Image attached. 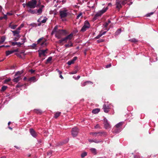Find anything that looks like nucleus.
Returning <instances> with one entry per match:
<instances>
[{
	"instance_id": "1",
	"label": "nucleus",
	"mask_w": 158,
	"mask_h": 158,
	"mask_svg": "<svg viewBox=\"0 0 158 158\" xmlns=\"http://www.w3.org/2000/svg\"><path fill=\"white\" fill-rule=\"evenodd\" d=\"M59 14L60 18L62 19V20L65 21L66 19L65 18L69 14L68 10L66 8H62L60 10Z\"/></svg>"
},
{
	"instance_id": "2",
	"label": "nucleus",
	"mask_w": 158,
	"mask_h": 158,
	"mask_svg": "<svg viewBox=\"0 0 158 158\" xmlns=\"http://www.w3.org/2000/svg\"><path fill=\"white\" fill-rule=\"evenodd\" d=\"M37 3L36 0H31L27 3L26 5L30 8H34L36 7Z\"/></svg>"
},
{
	"instance_id": "3",
	"label": "nucleus",
	"mask_w": 158,
	"mask_h": 158,
	"mask_svg": "<svg viewBox=\"0 0 158 158\" xmlns=\"http://www.w3.org/2000/svg\"><path fill=\"white\" fill-rule=\"evenodd\" d=\"M108 9L107 6L105 8H104L102 10L98 11L95 15L94 18L96 19L97 17L101 16L103 13L106 11Z\"/></svg>"
},
{
	"instance_id": "4",
	"label": "nucleus",
	"mask_w": 158,
	"mask_h": 158,
	"mask_svg": "<svg viewBox=\"0 0 158 158\" xmlns=\"http://www.w3.org/2000/svg\"><path fill=\"white\" fill-rule=\"evenodd\" d=\"M90 27V25L88 21L86 20L85 22L84 25L81 28V31L84 32L89 28Z\"/></svg>"
},
{
	"instance_id": "5",
	"label": "nucleus",
	"mask_w": 158,
	"mask_h": 158,
	"mask_svg": "<svg viewBox=\"0 0 158 158\" xmlns=\"http://www.w3.org/2000/svg\"><path fill=\"white\" fill-rule=\"evenodd\" d=\"M90 134L92 135L94 137H96L97 136H101L102 135H106V133L104 131L99 132H91Z\"/></svg>"
},
{
	"instance_id": "6",
	"label": "nucleus",
	"mask_w": 158,
	"mask_h": 158,
	"mask_svg": "<svg viewBox=\"0 0 158 158\" xmlns=\"http://www.w3.org/2000/svg\"><path fill=\"white\" fill-rule=\"evenodd\" d=\"M79 131V130L77 127H74L73 128L71 131V134L74 137L77 136Z\"/></svg>"
},
{
	"instance_id": "7",
	"label": "nucleus",
	"mask_w": 158,
	"mask_h": 158,
	"mask_svg": "<svg viewBox=\"0 0 158 158\" xmlns=\"http://www.w3.org/2000/svg\"><path fill=\"white\" fill-rule=\"evenodd\" d=\"M22 43H21L20 42H12L11 44L12 46H15V45H17L18 47H20L22 44H23L25 42V40H26L25 39H22Z\"/></svg>"
},
{
	"instance_id": "8",
	"label": "nucleus",
	"mask_w": 158,
	"mask_h": 158,
	"mask_svg": "<svg viewBox=\"0 0 158 158\" xmlns=\"http://www.w3.org/2000/svg\"><path fill=\"white\" fill-rule=\"evenodd\" d=\"M104 124L105 128L106 129H109L110 128V126L106 118L104 119Z\"/></svg>"
},
{
	"instance_id": "9",
	"label": "nucleus",
	"mask_w": 158,
	"mask_h": 158,
	"mask_svg": "<svg viewBox=\"0 0 158 158\" xmlns=\"http://www.w3.org/2000/svg\"><path fill=\"white\" fill-rule=\"evenodd\" d=\"M11 31L12 32L14 36L20 37L21 36L20 35V31L16 30L13 31L12 30Z\"/></svg>"
},
{
	"instance_id": "10",
	"label": "nucleus",
	"mask_w": 158,
	"mask_h": 158,
	"mask_svg": "<svg viewBox=\"0 0 158 158\" xmlns=\"http://www.w3.org/2000/svg\"><path fill=\"white\" fill-rule=\"evenodd\" d=\"M43 38L42 37L39 39L37 41L38 44L40 42H42L41 45L42 47H44L46 45V43L45 42L46 40L45 39H44V40H43Z\"/></svg>"
},
{
	"instance_id": "11",
	"label": "nucleus",
	"mask_w": 158,
	"mask_h": 158,
	"mask_svg": "<svg viewBox=\"0 0 158 158\" xmlns=\"http://www.w3.org/2000/svg\"><path fill=\"white\" fill-rule=\"evenodd\" d=\"M116 8L120 9L122 7L121 0H116Z\"/></svg>"
},
{
	"instance_id": "12",
	"label": "nucleus",
	"mask_w": 158,
	"mask_h": 158,
	"mask_svg": "<svg viewBox=\"0 0 158 158\" xmlns=\"http://www.w3.org/2000/svg\"><path fill=\"white\" fill-rule=\"evenodd\" d=\"M48 49H46L45 50H38L39 53V56H45V53H47V51Z\"/></svg>"
},
{
	"instance_id": "13",
	"label": "nucleus",
	"mask_w": 158,
	"mask_h": 158,
	"mask_svg": "<svg viewBox=\"0 0 158 158\" xmlns=\"http://www.w3.org/2000/svg\"><path fill=\"white\" fill-rule=\"evenodd\" d=\"M103 109L105 112L108 113L109 111L110 108L108 105L104 104L103 105Z\"/></svg>"
},
{
	"instance_id": "14",
	"label": "nucleus",
	"mask_w": 158,
	"mask_h": 158,
	"mask_svg": "<svg viewBox=\"0 0 158 158\" xmlns=\"http://www.w3.org/2000/svg\"><path fill=\"white\" fill-rule=\"evenodd\" d=\"M43 18V16L40 17L38 20V22L40 23H45L47 20V18L46 17H45L44 18V19H42Z\"/></svg>"
},
{
	"instance_id": "15",
	"label": "nucleus",
	"mask_w": 158,
	"mask_h": 158,
	"mask_svg": "<svg viewBox=\"0 0 158 158\" xmlns=\"http://www.w3.org/2000/svg\"><path fill=\"white\" fill-rule=\"evenodd\" d=\"M21 79V77H19V76H17V75L15 74L14 76V79L13 80V81L14 82L17 83Z\"/></svg>"
},
{
	"instance_id": "16",
	"label": "nucleus",
	"mask_w": 158,
	"mask_h": 158,
	"mask_svg": "<svg viewBox=\"0 0 158 158\" xmlns=\"http://www.w3.org/2000/svg\"><path fill=\"white\" fill-rule=\"evenodd\" d=\"M44 7V6L42 5L39 9L36 10V14H37L38 15H40L42 12L43 9Z\"/></svg>"
},
{
	"instance_id": "17",
	"label": "nucleus",
	"mask_w": 158,
	"mask_h": 158,
	"mask_svg": "<svg viewBox=\"0 0 158 158\" xmlns=\"http://www.w3.org/2000/svg\"><path fill=\"white\" fill-rule=\"evenodd\" d=\"M30 132L31 135L34 137H35L37 136V134L35 130L32 128L30 129Z\"/></svg>"
},
{
	"instance_id": "18",
	"label": "nucleus",
	"mask_w": 158,
	"mask_h": 158,
	"mask_svg": "<svg viewBox=\"0 0 158 158\" xmlns=\"http://www.w3.org/2000/svg\"><path fill=\"white\" fill-rule=\"evenodd\" d=\"M62 35H63V34L60 33L59 30L56 31L55 34L56 37L58 39L61 38Z\"/></svg>"
},
{
	"instance_id": "19",
	"label": "nucleus",
	"mask_w": 158,
	"mask_h": 158,
	"mask_svg": "<svg viewBox=\"0 0 158 158\" xmlns=\"http://www.w3.org/2000/svg\"><path fill=\"white\" fill-rule=\"evenodd\" d=\"M12 23L13 22H12L10 23L9 24L8 26L11 29L13 30H15L16 29L18 25H14L12 24Z\"/></svg>"
},
{
	"instance_id": "20",
	"label": "nucleus",
	"mask_w": 158,
	"mask_h": 158,
	"mask_svg": "<svg viewBox=\"0 0 158 158\" xmlns=\"http://www.w3.org/2000/svg\"><path fill=\"white\" fill-rule=\"evenodd\" d=\"M106 31H105L102 32L101 31L99 34L96 37H95V38L96 39H98L99 38H100L101 36H102L103 35H104L106 33Z\"/></svg>"
},
{
	"instance_id": "21",
	"label": "nucleus",
	"mask_w": 158,
	"mask_h": 158,
	"mask_svg": "<svg viewBox=\"0 0 158 158\" xmlns=\"http://www.w3.org/2000/svg\"><path fill=\"white\" fill-rule=\"evenodd\" d=\"M64 46L66 48H70L73 46V44L71 41H69L68 44H66Z\"/></svg>"
},
{
	"instance_id": "22",
	"label": "nucleus",
	"mask_w": 158,
	"mask_h": 158,
	"mask_svg": "<svg viewBox=\"0 0 158 158\" xmlns=\"http://www.w3.org/2000/svg\"><path fill=\"white\" fill-rule=\"evenodd\" d=\"M88 84H92L93 82H91L90 81H86L84 82H83V83H82L81 84V85L82 86H84Z\"/></svg>"
},
{
	"instance_id": "23",
	"label": "nucleus",
	"mask_w": 158,
	"mask_h": 158,
	"mask_svg": "<svg viewBox=\"0 0 158 158\" xmlns=\"http://www.w3.org/2000/svg\"><path fill=\"white\" fill-rule=\"evenodd\" d=\"M32 8H30L28 10V12L31 14H36V10H32Z\"/></svg>"
},
{
	"instance_id": "24",
	"label": "nucleus",
	"mask_w": 158,
	"mask_h": 158,
	"mask_svg": "<svg viewBox=\"0 0 158 158\" xmlns=\"http://www.w3.org/2000/svg\"><path fill=\"white\" fill-rule=\"evenodd\" d=\"M68 40H67V38L66 37L64 38H63L61 39L60 40H59V43H61L63 42H64L65 43H66L67 42Z\"/></svg>"
},
{
	"instance_id": "25",
	"label": "nucleus",
	"mask_w": 158,
	"mask_h": 158,
	"mask_svg": "<svg viewBox=\"0 0 158 158\" xmlns=\"http://www.w3.org/2000/svg\"><path fill=\"white\" fill-rule=\"evenodd\" d=\"M73 33H71L69 35L65 37L67 38V40H69V41L72 39L73 37Z\"/></svg>"
},
{
	"instance_id": "26",
	"label": "nucleus",
	"mask_w": 158,
	"mask_h": 158,
	"mask_svg": "<svg viewBox=\"0 0 158 158\" xmlns=\"http://www.w3.org/2000/svg\"><path fill=\"white\" fill-rule=\"evenodd\" d=\"M100 111V109L98 108L95 109L93 110L92 112L93 114H96Z\"/></svg>"
},
{
	"instance_id": "27",
	"label": "nucleus",
	"mask_w": 158,
	"mask_h": 158,
	"mask_svg": "<svg viewBox=\"0 0 158 158\" xmlns=\"http://www.w3.org/2000/svg\"><path fill=\"white\" fill-rule=\"evenodd\" d=\"M28 81L35 82L36 81V78L35 77H33L29 78Z\"/></svg>"
},
{
	"instance_id": "28",
	"label": "nucleus",
	"mask_w": 158,
	"mask_h": 158,
	"mask_svg": "<svg viewBox=\"0 0 158 158\" xmlns=\"http://www.w3.org/2000/svg\"><path fill=\"white\" fill-rule=\"evenodd\" d=\"M63 35H65L67 34V32L66 30L64 29L59 30Z\"/></svg>"
},
{
	"instance_id": "29",
	"label": "nucleus",
	"mask_w": 158,
	"mask_h": 158,
	"mask_svg": "<svg viewBox=\"0 0 158 158\" xmlns=\"http://www.w3.org/2000/svg\"><path fill=\"white\" fill-rule=\"evenodd\" d=\"M34 111L38 114H41L42 113V111L40 109H35L34 110Z\"/></svg>"
},
{
	"instance_id": "30",
	"label": "nucleus",
	"mask_w": 158,
	"mask_h": 158,
	"mask_svg": "<svg viewBox=\"0 0 158 158\" xmlns=\"http://www.w3.org/2000/svg\"><path fill=\"white\" fill-rule=\"evenodd\" d=\"M123 124V122H120L116 124L115 126V127L117 128H119Z\"/></svg>"
},
{
	"instance_id": "31",
	"label": "nucleus",
	"mask_w": 158,
	"mask_h": 158,
	"mask_svg": "<svg viewBox=\"0 0 158 158\" xmlns=\"http://www.w3.org/2000/svg\"><path fill=\"white\" fill-rule=\"evenodd\" d=\"M91 151L94 154H96L97 153V151L96 149L94 148H91L90 149Z\"/></svg>"
},
{
	"instance_id": "32",
	"label": "nucleus",
	"mask_w": 158,
	"mask_h": 158,
	"mask_svg": "<svg viewBox=\"0 0 158 158\" xmlns=\"http://www.w3.org/2000/svg\"><path fill=\"white\" fill-rule=\"evenodd\" d=\"M13 53V52L12 51V50L7 51L6 52V56H8Z\"/></svg>"
},
{
	"instance_id": "33",
	"label": "nucleus",
	"mask_w": 158,
	"mask_h": 158,
	"mask_svg": "<svg viewBox=\"0 0 158 158\" xmlns=\"http://www.w3.org/2000/svg\"><path fill=\"white\" fill-rule=\"evenodd\" d=\"M23 72L22 71H18L17 72L15 75H17V76H19V77H21V75L22 74Z\"/></svg>"
},
{
	"instance_id": "34",
	"label": "nucleus",
	"mask_w": 158,
	"mask_h": 158,
	"mask_svg": "<svg viewBox=\"0 0 158 158\" xmlns=\"http://www.w3.org/2000/svg\"><path fill=\"white\" fill-rule=\"evenodd\" d=\"M102 142V141L101 140H97L96 139L94 140V142L97 143H100Z\"/></svg>"
},
{
	"instance_id": "35",
	"label": "nucleus",
	"mask_w": 158,
	"mask_h": 158,
	"mask_svg": "<svg viewBox=\"0 0 158 158\" xmlns=\"http://www.w3.org/2000/svg\"><path fill=\"white\" fill-rule=\"evenodd\" d=\"M87 152H84L82 153L81 155V156L82 158H84L85 156L87 155Z\"/></svg>"
},
{
	"instance_id": "36",
	"label": "nucleus",
	"mask_w": 158,
	"mask_h": 158,
	"mask_svg": "<svg viewBox=\"0 0 158 158\" xmlns=\"http://www.w3.org/2000/svg\"><path fill=\"white\" fill-rule=\"evenodd\" d=\"M61 113L60 112H57L55 113V114L54 117L56 118H57L58 117H59L60 114Z\"/></svg>"
},
{
	"instance_id": "37",
	"label": "nucleus",
	"mask_w": 158,
	"mask_h": 158,
	"mask_svg": "<svg viewBox=\"0 0 158 158\" xmlns=\"http://www.w3.org/2000/svg\"><path fill=\"white\" fill-rule=\"evenodd\" d=\"M121 29L118 30L115 33L116 35H118L120 34L121 32Z\"/></svg>"
},
{
	"instance_id": "38",
	"label": "nucleus",
	"mask_w": 158,
	"mask_h": 158,
	"mask_svg": "<svg viewBox=\"0 0 158 158\" xmlns=\"http://www.w3.org/2000/svg\"><path fill=\"white\" fill-rule=\"evenodd\" d=\"M7 88V86H5V85L3 86L2 87L1 91L2 92H3V91H4L5 90H6V89Z\"/></svg>"
},
{
	"instance_id": "39",
	"label": "nucleus",
	"mask_w": 158,
	"mask_h": 158,
	"mask_svg": "<svg viewBox=\"0 0 158 158\" xmlns=\"http://www.w3.org/2000/svg\"><path fill=\"white\" fill-rule=\"evenodd\" d=\"M24 26V25L23 24H21L19 27H18L17 30L20 31V30L21 29V28H22Z\"/></svg>"
},
{
	"instance_id": "40",
	"label": "nucleus",
	"mask_w": 158,
	"mask_h": 158,
	"mask_svg": "<svg viewBox=\"0 0 158 158\" xmlns=\"http://www.w3.org/2000/svg\"><path fill=\"white\" fill-rule=\"evenodd\" d=\"M11 80V79L10 78H8L7 79L5 80L4 81V83H7V82H9Z\"/></svg>"
},
{
	"instance_id": "41",
	"label": "nucleus",
	"mask_w": 158,
	"mask_h": 158,
	"mask_svg": "<svg viewBox=\"0 0 158 158\" xmlns=\"http://www.w3.org/2000/svg\"><path fill=\"white\" fill-rule=\"evenodd\" d=\"M82 14L81 12L77 16L76 19H78L80 17H82Z\"/></svg>"
},
{
	"instance_id": "42",
	"label": "nucleus",
	"mask_w": 158,
	"mask_h": 158,
	"mask_svg": "<svg viewBox=\"0 0 158 158\" xmlns=\"http://www.w3.org/2000/svg\"><path fill=\"white\" fill-rule=\"evenodd\" d=\"M74 62H73V61H72V60H70L67 63V64L70 65H71L72 64H73Z\"/></svg>"
},
{
	"instance_id": "43",
	"label": "nucleus",
	"mask_w": 158,
	"mask_h": 158,
	"mask_svg": "<svg viewBox=\"0 0 158 158\" xmlns=\"http://www.w3.org/2000/svg\"><path fill=\"white\" fill-rule=\"evenodd\" d=\"M52 59V57L51 56L49 57L47 60V62H49Z\"/></svg>"
},
{
	"instance_id": "44",
	"label": "nucleus",
	"mask_w": 158,
	"mask_h": 158,
	"mask_svg": "<svg viewBox=\"0 0 158 158\" xmlns=\"http://www.w3.org/2000/svg\"><path fill=\"white\" fill-rule=\"evenodd\" d=\"M153 12H151L150 13H148L147 14H146V17H149L151 15H153Z\"/></svg>"
},
{
	"instance_id": "45",
	"label": "nucleus",
	"mask_w": 158,
	"mask_h": 158,
	"mask_svg": "<svg viewBox=\"0 0 158 158\" xmlns=\"http://www.w3.org/2000/svg\"><path fill=\"white\" fill-rule=\"evenodd\" d=\"M20 37H17V36H15V37L14 38L13 40L15 41H17L19 40V39Z\"/></svg>"
},
{
	"instance_id": "46",
	"label": "nucleus",
	"mask_w": 158,
	"mask_h": 158,
	"mask_svg": "<svg viewBox=\"0 0 158 158\" xmlns=\"http://www.w3.org/2000/svg\"><path fill=\"white\" fill-rule=\"evenodd\" d=\"M52 153V151L50 150L47 152V154L48 155L50 156Z\"/></svg>"
},
{
	"instance_id": "47",
	"label": "nucleus",
	"mask_w": 158,
	"mask_h": 158,
	"mask_svg": "<svg viewBox=\"0 0 158 158\" xmlns=\"http://www.w3.org/2000/svg\"><path fill=\"white\" fill-rule=\"evenodd\" d=\"M5 39V38L4 37H2L1 38L2 41L0 42V43L3 42L4 41Z\"/></svg>"
},
{
	"instance_id": "48",
	"label": "nucleus",
	"mask_w": 158,
	"mask_h": 158,
	"mask_svg": "<svg viewBox=\"0 0 158 158\" xmlns=\"http://www.w3.org/2000/svg\"><path fill=\"white\" fill-rule=\"evenodd\" d=\"M56 70L59 73V75L62 74V72L60 71L58 69H57Z\"/></svg>"
},
{
	"instance_id": "49",
	"label": "nucleus",
	"mask_w": 158,
	"mask_h": 158,
	"mask_svg": "<svg viewBox=\"0 0 158 158\" xmlns=\"http://www.w3.org/2000/svg\"><path fill=\"white\" fill-rule=\"evenodd\" d=\"M94 128L95 129H97V128H100V127L99 125L98 124L96 125L95 127Z\"/></svg>"
},
{
	"instance_id": "50",
	"label": "nucleus",
	"mask_w": 158,
	"mask_h": 158,
	"mask_svg": "<svg viewBox=\"0 0 158 158\" xmlns=\"http://www.w3.org/2000/svg\"><path fill=\"white\" fill-rule=\"evenodd\" d=\"M103 41H104V40H103V39H100L97 41L98 42V43L103 42Z\"/></svg>"
},
{
	"instance_id": "51",
	"label": "nucleus",
	"mask_w": 158,
	"mask_h": 158,
	"mask_svg": "<svg viewBox=\"0 0 158 158\" xmlns=\"http://www.w3.org/2000/svg\"><path fill=\"white\" fill-rule=\"evenodd\" d=\"M77 71H73L72 72H70L69 73L70 74H75L77 73Z\"/></svg>"
},
{
	"instance_id": "52",
	"label": "nucleus",
	"mask_w": 158,
	"mask_h": 158,
	"mask_svg": "<svg viewBox=\"0 0 158 158\" xmlns=\"http://www.w3.org/2000/svg\"><path fill=\"white\" fill-rule=\"evenodd\" d=\"M126 2L124 0H121V4L122 5H124L125 4H126Z\"/></svg>"
},
{
	"instance_id": "53",
	"label": "nucleus",
	"mask_w": 158,
	"mask_h": 158,
	"mask_svg": "<svg viewBox=\"0 0 158 158\" xmlns=\"http://www.w3.org/2000/svg\"><path fill=\"white\" fill-rule=\"evenodd\" d=\"M131 41L134 42H136L137 41L135 39H132L131 40Z\"/></svg>"
},
{
	"instance_id": "54",
	"label": "nucleus",
	"mask_w": 158,
	"mask_h": 158,
	"mask_svg": "<svg viewBox=\"0 0 158 158\" xmlns=\"http://www.w3.org/2000/svg\"><path fill=\"white\" fill-rule=\"evenodd\" d=\"M36 44H35L34 43V44H32V45L31 47L33 48H34L35 47H36Z\"/></svg>"
},
{
	"instance_id": "55",
	"label": "nucleus",
	"mask_w": 158,
	"mask_h": 158,
	"mask_svg": "<svg viewBox=\"0 0 158 158\" xmlns=\"http://www.w3.org/2000/svg\"><path fill=\"white\" fill-rule=\"evenodd\" d=\"M7 15L6 14V15H4V16H3V18L4 19H7Z\"/></svg>"
},
{
	"instance_id": "56",
	"label": "nucleus",
	"mask_w": 158,
	"mask_h": 158,
	"mask_svg": "<svg viewBox=\"0 0 158 158\" xmlns=\"http://www.w3.org/2000/svg\"><path fill=\"white\" fill-rule=\"evenodd\" d=\"M77 57H74L72 60L73 61V62H74V61L77 60Z\"/></svg>"
},
{
	"instance_id": "57",
	"label": "nucleus",
	"mask_w": 158,
	"mask_h": 158,
	"mask_svg": "<svg viewBox=\"0 0 158 158\" xmlns=\"http://www.w3.org/2000/svg\"><path fill=\"white\" fill-rule=\"evenodd\" d=\"M111 66V64H109L107 65L106 66V68H109V67H110Z\"/></svg>"
},
{
	"instance_id": "58",
	"label": "nucleus",
	"mask_w": 158,
	"mask_h": 158,
	"mask_svg": "<svg viewBox=\"0 0 158 158\" xmlns=\"http://www.w3.org/2000/svg\"><path fill=\"white\" fill-rule=\"evenodd\" d=\"M6 15H13L12 13L10 12H7L6 13Z\"/></svg>"
},
{
	"instance_id": "59",
	"label": "nucleus",
	"mask_w": 158,
	"mask_h": 158,
	"mask_svg": "<svg viewBox=\"0 0 158 158\" xmlns=\"http://www.w3.org/2000/svg\"><path fill=\"white\" fill-rule=\"evenodd\" d=\"M108 25V23H107V22H106L104 25V27H106Z\"/></svg>"
},
{
	"instance_id": "60",
	"label": "nucleus",
	"mask_w": 158,
	"mask_h": 158,
	"mask_svg": "<svg viewBox=\"0 0 158 158\" xmlns=\"http://www.w3.org/2000/svg\"><path fill=\"white\" fill-rule=\"evenodd\" d=\"M35 71L34 70L32 69H31L30 70V71L31 73H33Z\"/></svg>"
},
{
	"instance_id": "61",
	"label": "nucleus",
	"mask_w": 158,
	"mask_h": 158,
	"mask_svg": "<svg viewBox=\"0 0 158 158\" xmlns=\"http://www.w3.org/2000/svg\"><path fill=\"white\" fill-rule=\"evenodd\" d=\"M88 140L90 142H94V140L93 139H89Z\"/></svg>"
},
{
	"instance_id": "62",
	"label": "nucleus",
	"mask_w": 158,
	"mask_h": 158,
	"mask_svg": "<svg viewBox=\"0 0 158 158\" xmlns=\"http://www.w3.org/2000/svg\"><path fill=\"white\" fill-rule=\"evenodd\" d=\"M59 77L60 78H61V79H63L64 78L63 76H62L61 74H60Z\"/></svg>"
},
{
	"instance_id": "63",
	"label": "nucleus",
	"mask_w": 158,
	"mask_h": 158,
	"mask_svg": "<svg viewBox=\"0 0 158 158\" xmlns=\"http://www.w3.org/2000/svg\"><path fill=\"white\" fill-rule=\"evenodd\" d=\"M21 86H22V85H20L19 84H18L17 85H16V87H17V88L19 87H20Z\"/></svg>"
},
{
	"instance_id": "64",
	"label": "nucleus",
	"mask_w": 158,
	"mask_h": 158,
	"mask_svg": "<svg viewBox=\"0 0 158 158\" xmlns=\"http://www.w3.org/2000/svg\"><path fill=\"white\" fill-rule=\"evenodd\" d=\"M12 51L13 52V53L15 52H17L18 51V49H15L13 50H12Z\"/></svg>"
}]
</instances>
